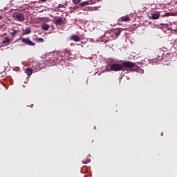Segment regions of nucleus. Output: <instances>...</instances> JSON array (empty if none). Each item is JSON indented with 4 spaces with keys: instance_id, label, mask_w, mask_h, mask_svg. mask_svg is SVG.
Returning a JSON list of instances; mask_svg holds the SVG:
<instances>
[{
    "instance_id": "nucleus-1",
    "label": "nucleus",
    "mask_w": 177,
    "mask_h": 177,
    "mask_svg": "<svg viewBox=\"0 0 177 177\" xmlns=\"http://www.w3.org/2000/svg\"><path fill=\"white\" fill-rule=\"evenodd\" d=\"M12 17L16 21H21L23 23L24 21V14L20 12H14L12 13Z\"/></svg>"
},
{
    "instance_id": "nucleus-2",
    "label": "nucleus",
    "mask_w": 177,
    "mask_h": 177,
    "mask_svg": "<svg viewBox=\"0 0 177 177\" xmlns=\"http://www.w3.org/2000/svg\"><path fill=\"white\" fill-rule=\"evenodd\" d=\"M123 70L125 68H133L136 66V64L131 62H124L122 63Z\"/></svg>"
},
{
    "instance_id": "nucleus-3",
    "label": "nucleus",
    "mask_w": 177,
    "mask_h": 177,
    "mask_svg": "<svg viewBox=\"0 0 177 177\" xmlns=\"http://www.w3.org/2000/svg\"><path fill=\"white\" fill-rule=\"evenodd\" d=\"M110 68L111 71H122V64H113Z\"/></svg>"
},
{
    "instance_id": "nucleus-4",
    "label": "nucleus",
    "mask_w": 177,
    "mask_h": 177,
    "mask_svg": "<svg viewBox=\"0 0 177 177\" xmlns=\"http://www.w3.org/2000/svg\"><path fill=\"white\" fill-rule=\"evenodd\" d=\"M21 42H24V44H26V45H28L29 46H35V43L31 41L30 39L28 38H21Z\"/></svg>"
},
{
    "instance_id": "nucleus-5",
    "label": "nucleus",
    "mask_w": 177,
    "mask_h": 177,
    "mask_svg": "<svg viewBox=\"0 0 177 177\" xmlns=\"http://www.w3.org/2000/svg\"><path fill=\"white\" fill-rule=\"evenodd\" d=\"M120 34H121V30H118L111 32V35H113V39H117L118 37H120Z\"/></svg>"
},
{
    "instance_id": "nucleus-6",
    "label": "nucleus",
    "mask_w": 177,
    "mask_h": 177,
    "mask_svg": "<svg viewBox=\"0 0 177 177\" xmlns=\"http://www.w3.org/2000/svg\"><path fill=\"white\" fill-rule=\"evenodd\" d=\"M54 23L57 26H61L62 23H63V19L62 17H57L54 19Z\"/></svg>"
},
{
    "instance_id": "nucleus-7",
    "label": "nucleus",
    "mask_w": 177,
    "mask_h": 177,
    "mask_svg": "<svg viewBox=\"0 0 177 177\" xmlns=\"http://www.w3.org/2000/svg\"><path fill=\"white\" fill-rule=\"evenodd\" d=\"M33 72H34V71L32 70V68H31V67L27 68L25 71L26 74H27V75L28 77H30V75H31Z\"/></svg>"
},
{
    "instance_id": "nucleus-8",
    "label": "nucleus",
    "mask_w": 177,
    "mask_h": 177,
    "mask_svg": "<svg viewBox=\"0 0 177 177\" xmlns=\"http://www.w3.org/2000/svg\"><path fill=\"white\" fill-rule=\"evenodd\" d=\"M71 39H72V41H75V42H79L80 36H78L77 35H73L71 36Z\"/></svg>"
},
{
    "instance_id": "nucleus-9",
    "label": "nucleus",
    "mask_w": 177,
    "mask_h": 177,
    "mask_svg": "<svg viewBox=\"0 0 177 177\" xmlns=\"http://www.w3.org/2000/svg\"><path fill=\"white\" fill-rule=\"evenodd\" d=\"M49 24L44 23L41 24V28L42 30H44L45 31H48L49 30Z\"/></svg>"
},
{
    "instance_id": "nucleus-10",
    "label": "nucleus",
    "mask_w": 177,
    "mask_h": 177,
    "mask_svg": "<svg viewBox=\"0 0 177 177\" xmlns=\"http://www.w3.org/2000/svg\"><path fill=\"white\" fill-rule=\"evenodd\" d=\"M131 19H129V17L123 16L120 18H119V21H129Z\"/></svg>"
},
{
    "instance_id": "nucleus-11",
    "label": "nucleus",
    "mask_w": 177,
    "mask_h": 177,
    "mask_svg": "<svg viewBox=\"0 0 177 177\" xmlns=\"http://www.w3.org/2000/svg\"><path fill=\"white\" fill-rule=\"evenodd\" d=\"M160 17V13H152L151 14V19L153 20H157Z\"/></svg>"
},
{
    "instance_id": "nucleus-12",
    "label": "nucleus",
    "mask_w": 177,
    "mask_h": 177,
    "mask_svg": "<svg viewBox=\"0 0 177 177\" xmlns=\"http://www.w3.org/2000/svg\"><path fill=\"white\" fill-rule=\"evenodd\" d=\"M88 5H91V1H84V2H82L80 3V6H82V7L88 6Z\"/></svg>"
},
{
    "instance_id": "nucleus-13",
    "label": "nucleus",
    "mask_w": 177,
    "mask_h": 177,
    "mask_svg": "<svg viewBox=\"0 0 177 177\" xmlns=\"http://www.w3.org/2000/svg\"><path fill=\"white\" fill-rule=\"evenodd\" d=\"M2 44H10V39L8 37H6L3 41Z\"/></svg>"
},
{
    "instance_id": "nucleus-14",
    "label": "nucleus",
    "mask_w": 177,
    "mask_h": 177,
    "mask_svg": "<svg viewBox=\"0 0 177 177\" xmlns=\"http://www.w3.org/2000/svg\"><path fill=\"white\" fill-rule=\"evenodd\" d=\"M17 32H19V30H17L12 29L10 34H11V35H16Z\"/></svg>"
},
{
    "instance_id": "nucleus-15",
    "label": "nucleus",
    "mask_w": 177,
    "mask_h": 177,
    "mask_svg": "<svg viewBox=\"0 0 177 177\" xmlns=\"http://www.w3.org/2000/svg\"><path fill=\"white\" fill-rule=\"evenodd\" d=\"M24 34H31V29L30 28H27L24 31Z\"/></svg>"
},
{
    "instance_id": "nucleus-16",
    "label": "nucleus",
    "mask_w": 177,
    "mask_h": 177,
    "mask_svg": "<svg viewBox=\"0 0 177 177\" xmlns=\"http://www.w3.org/2000/svg\"><path fill=\"white\" fill-rule=\"evenodd\" d=\"M72 2H73L75 5H78V3H80V2H81V0H72Z\"/></svg>"
},
{
    "instance_id": "nucleus-17",
    "label": "nucleus",
    "mask_w": 177,
    "mask_h": 177,
    "mask_svg": "<svg viewBox=\"0 0 177 177\" xmlns=\"http://www.w3.org/2000/svg\"><path fill=\"white\" fill-rule=\"evenodd\" d=\"M37 41H38V42H40V43L44 42V38L39 37V38L37 39Z\"/></svg>"
},
{
    "instance_id": "nucleus-18",
    "label": "nucleus",
    "mask_w": 177,
    "mask_h": 177,
    "mask_svg": "<svg viewBox=\"0 0 177 177\" xmlns=\"http://www.w3.org/2000/svg\"><path fill=\"white\" fill-rule=\"evenodd\" d=\"M64 6L63 4H59L58 8H63Z\"/></svg>"
},
{
    "instance_id": "nucleus-19",
    "label": "nucleus",
    "mask_w": 177,
    "mask_h": 177,
    "mask_svg": "<svg viewBox=\"0 0 177 177\" xmlns=\"http://www.w3.org/2000/svg\"><path fill=\"white\" fill-rule=\"evenodd\" d=\"M3 19V17L2 15H0V20H2Z\"/></svg>"
},
{
    "instance_id": "nucleus-20",
    "label": "nucleus",
    "mask_w": 177,
    "mask_h": 177,
    "mask_svg": "<svg viewBox=\"0 0 177 177\" xmlns=\"http://www.w3.org/2000/svg\"><path fill=\"white\" fill-rule=\"evenodd\" d=\"M41 2H46V0H40Z\"/></svg>"
}]
</instances>
